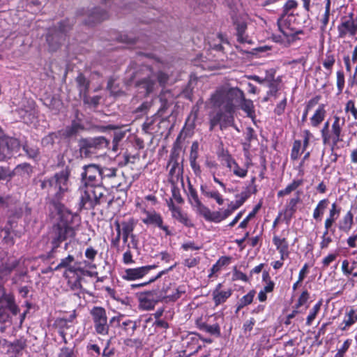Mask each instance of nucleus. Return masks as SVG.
I'll return each instance as SVG.
<instances>
[{"label": "nucleus", "mask_w": 357, "mask_h": 357, "mask_svg": "<svg viewBox=\"0 0 357 357\" xmlns=\"http://www.w3.org/2000/svg\"><path fill=\"white\" fill-rule=\"evenodd\" d=\"M193 206L197 208V212L203 215L206 220L210 221L217 220V218L214 217L213 213H211L210 209L205 206L201 202Z\"/></svg>", "instance_id": "7c9ffc66"}, {"label": "nucleus", "mask_w": 357, "mask_h": 357, "mask_svg": "<svg viewBox=\"0 0 357 357\" xmlns=\"http://www.w3.org/2000/svg\"><path fill=\"white\" fill-rule=\"evenodd\" d=\"M3 302L6 303V308L15 303L14 296L10 294H6L3 288L0 287V304Z\"/></svg>", "instance_id": "c9c22d12"}, {"label": "nucleus", "mask_w": 357, "mask_h": 357, "mask_svg": "<svg viewBox=\"0 0 357 357\" xmlns=\"http://www.w3.org/2000/svg\"><path fill=\"white\" fill-rule=\"evenodd\" d=\"M169 207L170 211L172 213V216L180 222L183 223L185 226L190 227L192 226L190 220L188 219V216L185 214H183L178 207H176L173 202H171L169 204Z\"/></svg>", "instance_id": "b1692460"}, {"label": "nucleus", "mask_w": 357, "mask_h": 357, "mask_svg": "<svg viewBox=\"0 0 357 357\" xmlns=\"http://www.w3.org/2000/svg\"><path fill=\"white\" fill-rule=\"evenodd\" d=\"M248 193L247 192H243L240 195H237L236 197L238 199L235 203H231L229 205L235 211L248 198Z\"/></svg>", "instance_id": "37998d69"}, {"label": "nucleus", "mask_w": 357, "mask_h": 357, "mask_svg": "<svg viewBox=\"0 0 357 357\" xmlns=\"http://www.w3.org/2000/svg\"><path fill=\"white\" fill-rule=\"evenodd\" d=\"M155 82L150 77L142 79L137 83L139 89H143L146 95L152 93L155 89Z\"/></svg>", "instance_id": "a878e982"}, {"label": "nucleus", "mask_w": 357, "mask_h": 357, "mask_svg": "<svg viewBox=\"0 0 357 357\" xmlns=\"http://www.w3.org/2000/svg\"><path fill=\"white\" fill-rule=\"evenodd\" d=\"M356 321L357 314H356L355 310H350L349 312L347 314L345 319H344L343 323L344 324V326L342 328V330H346L347 327L353 325Z\"/></svg>", "instance_id": "4c0bfd02"}, {"label": "nucleus", "mask_w": 357, "mask_h": 357, "mask_svg": "<svg viewBox=\"0 0 357 357\" xmlns=\"http://www.w3.org/2000/svg\"><path fill=\"white\" fill-rule=\"evenodd\" d=\"M220 124L221 128V119L220 110L210 119V130H212L215 126Z\"/></svg>", "instance_id": "5fc2aeb1"}, {"label": "nucleus", "mask_w": 357, "mask_h": 357, "mask_svg": "<svg viewBox=\"0 0 357 357\" xmlns=\"http://www.w3.org/2000/svg\"><path fill=\"white\" fill-rule=\"evenodd\" d=\"M345 112H351L355 120L357 119V109L355 107L354 102L350 100L347 102L345 107Z\"/></svg>", "instance_id": "4d7b16f0"}, {"label": "nucleus", "mask_w": 357, "mask_h": 357, "mask_svg": "<svg viewBox=\"0 0 357 357\" xmlns=\"http://www.w3.org/2000/svg\"><path fill=\"white\" fill-rule=\"evenodd\" d=\"M297 3L294 0H289L284 4L283 7V11L280 16L282 17H293L292 13H289V11L292 9L296 8Z\"/></svg>", "instance_id": "a19ab883"}, {"label": "nucleus", "mask_w": 357, "mask_h": 357, "mask_svg": "<svg viewBox=\"0 0 357 357\" xmlns=\"http://www.w3.org/2000/svg\"><path fill=\"white\" fill-rule=\"evenodd\" d=\"M122 327L126 331L133 333L137 328V324L135 321L128 319L122 322Z\"/></svg>", "instance_id": "6e6d98bb"}, {"label": "nucleus", "mask_w": 357, "mask_h": 357, "mask_svg": "<svg viewBox=\"0 0 357 357\" xmlns=\"http://www.w3.org/2000/svg\"><path fill=\"white\" fill-rule=\"evenodd\" d=\"M80 190V206L86 209L93 208L96 205L106 202L107 190L101 183L82 186Z\"/></svg>", "instance_id": "7ed1b4c3"}, {"label": "nucleus", "mask_w": 357, "mask_h": 357, "mask_svg": "<svg viewBox=\"0 0 357 357\" xmlns=\"http://www.w3.org/2000/svg\"><path fill=\"white\" fill-rule=\"evenodd\" d=\"M145 217L142 218V222L146 225H153L162 229L167 235H170L168 227L163 225V220L161 215L155 211H144Z\"/></svg>", "instance_id": "4468645a"}, {"label": "nucleus", "mask_w": 357, "mask_h": 357, "mask_svg": "<svg viewBox=\"0 0 357 357\" xmlns=\"http://www.w3.org/2000/svg\"><path fill=\"white\" fill-rule=\"evenodd\" d=\"M273 241L280 252H284V251L288 250V243L285 238L274 236Z\"/></svg>", "instance_id": "79ce46f5"}, {"label": "nucleus", "mask_w": 357, "mask_h": 357, "mask_svg": "<svg viewBox=\"0 0 357 357\" xmlns=\"http://www.w3.org/2000/svg\"><path fill=\"white\" fill-rule=\"evenodd\" d=\"M174 290L176 291L175 294H170L171 283H169L167 285H164L160 291L157 290L158 296L160 297V301H175L185 291L182 287H175Z\"/></svg>", "instance_id": "2eb2a0df"}, {"label": "nucleus", "mask_w": 357, "mask_h": 357, "mask_svg": "<svg viewBox=\"0 0 357 357\" xmlns=\"http://www.w3.org/2000/svg\"><path fill=\"white\" fill-rule=\"evenodd\" d=\"M255 294V292L254 291H250L248 294L243 296L239 301L237 310H239L243 307L250 304L253 301Z\"/></svg>", "instance_id": "ea45409f"}, {"label": "nucleus", "mask_w": 357, "mask_h": 357, "mask_svg": "<svg viewBox=\"0 0 357 357\" xmlns=\"http://www.w3.org/2000/svg\"><path fill=\"white\" fill-rule=\"evenodd\" d=\"M302 192L297 191L296 197L291 198L286 206V214L291 217L293 214L296 211V205L301 202V195Z\"/></svg>", "instance_id": "c756f323"}, {"label": "nucleus", "mask_w": 357, "mask_h": 357, "mask_svg": "<svg viewBox=\"0 0 357 357\" xmlns=\"http://www.w3.org/2000/svg\"><path fill=\"white\" fill-rule=\"evenodd\" d=\"M220 109V119H221V130L226 128L228 126H233L237 131H239L237 127L234 124V112L225 111L222 107Z\"/></svg>", "instance_id": "4be33fe9"}, {"label": "nucleus", "mask_w": 357, "mask_h": 357, "mask_svg": "<svg viewBox=\"0 0 357 357\" xmlns=\"http://www.w3.org/2000/svg\"><path fill=\"white\" fill-rule=\"evenodd\" d=\"M241 108L248 114V116H252L254 114V105L251 100L245 99L243 94V100L238 104Z\"/></svg>", "instance_id": "f704fd0d"}, {"label": "nucleus", "mask_w": 357, "mask_h": 357, "mask_svg": "<svg viewBox=\"0 0 357 357\" xmlns=\"http://www.w3.org/2000/svg\"><path fill=\"white\" fill-rule=\"evenodd\" d=\"M335 57L332 54H326V59L323 61V66L328 70H331L335 63Z\"/></svg>", "instance_id": "bf43d9fd"}, {"label": "nucleus", "mask_w": 357, "mask_h": 357, "mask_svg": "<svg viewBox=\"0 0 357 357\" xmlns=\"http://www.w3.org/2000/svg\"><path fill=\"white\" fill-rule=\"evenodd\" d=\"M289 17H282L278 20V26L280 32L287 39L289 43L294 42L297 40V35L302 33L301 30H296L289 23L288 18Z\"/></svg>", "instance_id": "f8f14e48"}, {"label": "nucleus", "mask_w": 357, "mask_h": 357, "mask_svg": "<svg viewBox=\"0 0 357 357\" xmlns=\"http://www.w3.org/2000/svg\"><path fill=\"white\" fill-rule=\"evenodd\" d=\"M338 38H345L346 37H353L357 32V22L354 20L352 15L344 17L341 19V22L337 26Z\"/></svg>", "instance_id": "9d476101"}, {"label": "nucleus", "mask_w": 357, "mask_h": 357, "mask_svg": "<svg viewBox=\"0 0 357 357\" xmlns=\"http://www.w3.org/2000/svg\"><path fill=\"white\" fill-rule=\"evenodd\" d=\"M275 71L271 70L270 73L266 75L267 85L270 90L268 92V95L275 96L279 90L280 80L278 79H275Z\"/></svg>", "instance_id": "393cba45"}, {"label": "nucleus", "mask_w": 357, "mask_h": 357, "mask_svg": "<svg viewBox=\"0 0 357 357\" xmlns=\"http://www.w3.org/2000/svg\"><path fill=\"white\" fill-rule=\"evenodd\" d=\"M255 324V319L254 318H250L245 321L243 324V331L246 334L247 333H250L252 328L253 326Z\"/></svg>", "instance_id": "69168bd1"}, {"label": "nucleus", "mask_w": 357, "mask_h": 357, "mask_svg": "<svg viewBox=\"0 0 357 357\" xmlns=\"http://www.w3.org/2000/svg\"><path fill=\"white\" fill-rule=\"evenodd\" d=\"M337 86L340 92L344 86V75L342 71L337 72Z\"/></svg>", "instance_id": "e2e57ef3"}, {"label": "nucleus", "mask_w": 357, "mask_h": 357, "mask_svg": "<svg viewBox=\"0 0 357 357\" xmlns=\"http://www.w3.org/2000/svg\"><path fill=\"white\" fill-rule=\"evenodd\" d=\"M353 223V214L351 211H348L340 222L339 228L340 230L348 232L351 229Z\"/></svg>", "instance_id": "72a5a7b5"}, {"label": "nucleus", "mask_w": 357, "mask_h": 357, "mask_svg": "<svg viewBox=\"0 0 357 357\" xmlns=\"http://www.w3.org/2000/svg\"><path fill=\"white\" fill-rule=\"evenodd\" d=\"M326 110L324 105H320L315 111L314 115L311 117V124L314 127H317L324 119Z\"/></svg>", "instance_id": "cd10ccee"}, {"label": "nucleus", "mask_w": 357, "mask_h": 357, "mask_svg": "<svg viewBox=\"0 0 357 357\" xmlns=\"http://www.w3.org/2000/svg\"><path fill=\"white\" fill-rule=\"evenodd\" d=\"M301 147V143L300 141L296 140L294 142L291 157L293 160H296L299 156V151Z\"/></svg>", "instance_id": "13d9d810"}, {"label": "nucleus", "mask_w": 357, "mask_h": 357, "mask_svg": "<svg viewBox=\"0 0 357 357\" xmlns=\"http://www.w3.org/2000/svg\"><path fill=\"white\" fill-rule=\"evenodd\" d=\"M309 298V294L307 291H304L298 299L297 303L296 304V308L298 309L300 307L305 304Z\"/></svg>", "instance_id": "680f3d73"}, {"label": "nucleus", "mask_w": 357, "mask_h": 357, "mask_svg": "<svg viewBox=\"0 0 357 357\" xmlns=\"http://www.w3.org/2000/svg\"><path fill=\"white\" fill-rule=\"evenodd\" d=\"M18 147L19 142L17 139L4 137L0 138V161L12 157Z\"/></svg>", "instance_id": "9b49d317"}, {"label": "nucleus", "mask_w": 357, "mask_h": 357, "mask_svg": "<svg viewBox=\"0 0 357 357\" xmlns=\"http://www.w3.org/2000/svg\"><path fill=\"white\" fill-rule=\"evenodd\" d=\"M23 149L31 158H36L39 153L38 148L35 145L26 144L24 145Z\"/></svg>", "instance_id": "c03bdc74"}, {"label": "nucleus", "mask_w": 357, "mask_h": 357, "mask_svg": "<svg viewBox=\"0 0 357 357\" xmlns=\"http://www.w3.org/2000/svg\"><path fill=\"white\" fill-rule=\"evenodd\" d=\"M70 218L72 215H66V221ZM75 236V229L67 222L61 220V221L52 227L51 232V243L52 244V251L57 248L61 242L68 238H73Z\"/></svg>", "instance_id": "39448f33"}, {"label": "nucleus", "mask_w": 357, "mask_h": 357, "mask_svg": "<svg viewBox=\"0 0 357 357\" xmlns=\"http://www.w3.org/2000/svg\"><path fill=\"white\" fill-rule=\"evenodd\" d=\"M69 26L61 23L58 29H50L47 35V42L51 51H56L65 40L66 33L70 30Z\"/></svg>", "instance_id": "0eeeda50"}, {"label": "nucleus", "mask_w": 357, "mask_h": 357, "mask_svg": "<svg viewBox=\"0 0 357 357\" xmlns=\"http://www.w3.org/2000/svg\"><path fill=\"white\" fill-rule=\"evenodd\" d=\"M234 210L229 205L228 208L223 211L222 212H215L213 213L214 217L217 218L216 220H213L214 222H220L222 220H225L227 217H229Z\"/></svg>", "instance_id": "49530a36"}, {"label": "nucleus", "mask_w": 357, "mask_h": 357, "mask_svg": "<svg viewBox=\"0 0 357 357\" xmlns=\"http://www.w3.org/2000/svg\"><path fill=\"white\" fill-rule=\"evenodd\" d=\"M81 157L90 158L98 151L109 149V141L105 137L82 138L78 142Z\"/></svg>", "instance_id": "20e7f679"}, {"label": "nucleus", "mask_w": 357, "mask_h": 357, "mask_svg": "<svg viewBox=\"0 0 357 357\" xmlns=\"http://www.w3.org/2000/svg\"><path fill=\"white\" fill-rule=\"evenodd\" d=\"M79 128V126L77 123L73 124L71 126L67 127L63 132L66 137H70L75 135Z\"/></svg>", "instance_id": "09e8293b"}, {"label": "nucleus", "mask_w": 357, "mask_h": 357, "mask_svg": "<svg viewBox=\"0 0 357 357\" xmlns=\"http://www.w3.org/2000/svg\"><path fill=\"white\" fill-rule=\"evenodd\" d=\"M159 98L161 106L159 108L158 113L160 116H162L170 105L173 104V97L170 91H166L160 93Z\"/></svg>", "instance_id": "6ab92c4d"}, {"label": "nucleus", "mask_w": 357, "mask_h": 357, "mask_svg": "<svg viewBox=\"0 0 357 357\" xmlns=\"http://www.w3.org/2000/svg\"><path fill=\"white\" fill-rule=\"evenodd\" d=\"M69 175L70 171L66 168L53 177L42 181L40 188L47 193L49 199L59 201L68 189Z\"/></svg>", "instance_id": "f03ea898"}, {"label": "nucleus", "mask_w": 357, "mask_h": 357, "mask_svg": "<svg viewBox=\"0 0 357 357\" xmlns=\"http://www.w3.org/2000/svg\"><path fill=\"white\" fill-rule=\"evenodd\" d=\"M125 137V132L119 131L116 132L114 135L112 139V151L116 153L119 149V144Z\"/></svg>", "instance_id": "a18cd8bd"}, {"label": "nucleus", "mask_w": 357, "mask_h": 357, "mask_svg": "<svg viewBox=\"0 0 357 357\" xmlns=\"http://www.w3.org/2000/svg\"><path fill=\"white\" fill-rule=\"evenodd\" d=\"M136 221L133 219H129L128 221H124L121 223L122 227V236L123 243H127L129 236L132 238L135 236L132 234Z\"/></svg>", "instance_id": "412c9836"}, {"label": "nucleus", "mask_w": 357, "mask_h": 357, "mask_svg": "<svg viewBox=\"0 0 357 357\" xmlns=\"http://www.w3.org/2000/svg\"><path fill=\"white\" fill-rule=\"evenodd\" d=\"M19 114L25 123L31 121L34 117L33 108L31 106L29 107V110L20 109Z\"/></svg>", "instance_id": "de8ad7c7"}, {"label": "nucleus", "mask_w": 357, "mask_h": 357, "mask_svg": "<svg viewBox=\"0 0 357 357\" xmlns=\"http://www.w3.org/2000/svg\"><path fill=\"white\" fill-rule=\"evenodd\" d=\"M322 305V300L318 301V303L312 307L309 315L307 317L306 324L310 326L312 322L315 319L317 313L319 312L321 306Z\"/></svg>", "instance_id": "58836bf2"}, {"label": "nucleus", "mask_w": 357, "mask_h": 357, "mask_svg": "<svg viewBox=\"0 0 357 357\" xmlns=\"http://www.w3.org/2000/svg\"><path fill=\"white\" fill-rule=\"evenodd\" d=\"M117 169L100 166V182L116 177Z\"/></svg>", "instance_id": "2f4dec72"}, {"label": "nucleus", "mask_w": 357, "mask_h": 357, "mask_svg": "<svg viewBox=\"0 0 357 357\" xmlns=\"http://www.w3.org/2000/svg\"><path fill=\"white\" fill-rule=\"evenodd\" d=\"M82 173L83 186L93 185L101 183L100 166L94 164L84 165Z\"/></svg>", "instance_id": "1a4fd4ad"}, {"label": "nucleus", "mask_w": 357, "mask_h": 357, "mask_svg": "<svg viewBox=\"0 0 357 357\" xmlns=\"http://www.w3.org/2000/svg\"><path fill=\"white\" fill-rule=\"evenodd\" d=\"M222 284L219 283L213 290L212 296L215 305H219L225 303L231 295V290H221Z\"/></svg>", "instance_id": "a211bd4d"}, {"label": "nucleus", "mask_w": 357, "mask_h": 357, "mask_svg": "<svg viewBox=\"0 0 357 357\" xmlns=\"http://www.w3.org/2000/svg\"><path fill=\"white\" fill-rule=\"evenodd\" d=\"M231 171L236 176H239L241 178L245 177L247 175L248 172V170L246 169L241 168L237 163L234 166Z\"/></svg>", "instance_id": "0e129e2a"}, {"label": "nucleus", "mask_w": 357, "mask_h": 357, "mask_svg": "<svg viewBox=\"0 0 357 357\" xmlns=\"http://www.w3.org/2000/svg\"><path fill=\"white\" fill-rule=\"evenodd\" d=\"M19 264L17 259H13L6 263L3 267V271L7 274L10 273Z\"/></svg>", "instance_id": "864d4df0"}, {"label": "nucleus", "mask_w": 357, "mask_h": 357, "mask_svg": "<svg viewBox=\"0 0 357 357\" xmlns=\"http://www.w3.org/2000/svg\"><path fill=\"white\" fill-rule=\"evenodd\" d=\"M75 262V257L69 255L68 257L62 259L58 265L54 268V270H60L65 268L66 271L72 273H75L77 268L73 264Z\"/></svg>", "instance_id": "aec40b11"}, {"label": "nucleus", "mask_w": 357, "mask_h": 357, "mask_svg": "<svg viewBox=\"0 0 357 357\" xmlns=\"http://www.w3.org/2000/svg\"><path fill=\"white\" fill-rule=\"evenodd\" d=\"M189 199L192 206H195L200 202L196 190L192 187L191 185H189Z\"/></svg>", "instance_id": "8fccbe9b"}, {"label": "nucleus", "mask_w": 357, "mask_h": 357, "mask_svg": "<svg viewBox=\"0 0 357 357\" xmlns=\"http://www.w3.org/2000/svg\"><path fill=\"white\" fill-rule=\"evenodd\" d=\"M207 197L214 199L220 205H222L224 203V199L218 191H211L208 194Z\"/></svg>", "instance_id": "774afa93"}, {"label": "nucleus", "mask_w": 357, "mask_h": 357, "mask_svg": "<svg viewBox=\"0 0 357 357\" xmlns=\"http://www.w3.org/2000/svg\"><path fill=\"white\" fill-rule=\"evenodd\" d=\"M344 123L345 119L344 117L341 119L340 116L336 115L334 116V122L333 123L331 128V132L334 144H336L342 140L341 139V132L342 127L344 126Z\"/></svg>", "instance_id": "f3484780"}, {"label": "nucleus", "mask_w": 357, "mask_h": 357, "mask_svg": "<svg viewBox=\"0 0 357 357\" xmlns=\"http://www.w3.org/2000/svg\"><path fill=\"white\" fill-rule=\"evenodd\" d=\"M199 328L211 335L216 337L220 336V328L218 324L213 325H208L206 323L197 324Z\"/></svg>", "instance_id": "c85d7f7f"}, {"label": "nucleus", "mask_w": 357, "mask_h": 357, "mask_svg": "<svg viewBox=\"0 0 357 357\" xmlns=\"http://www.w3.org/2000/svg\"><path fill=\"white\" fill-rule=\"evenodd\" d=\"M58 357H76V355L73 349L65 347L61 349Z\"/></svg>", "instance_id": "603ef678"}, {"label": "nucleus", "mask_w": 357, "mask_h": 357, "mask_svg": "<svg viewBox=\"0 0 357 357\" xmlns=\"http://www.w3.org/2000/svg\"><path fill=\"white\" fill-rule=\"evenodd\" d=\"M303 183V181L302 179L294 180L284 189L280 190L278 192V196L282 197L289 195L292 191L296 190L299 186H301Z\"/></svg>", "instance_id": "473e14b6"}, {"label": "nucleus", "mask_w": 357, "mask_h": 357, "mask_svg": "<svg viewBox=\"0 0 357 357\" xmlns=\"http://www.w3.org/2000/svg\"><path fill=\"white\" fill-rule=\"evenodd\" d=\"M168 270L167 271H162L161 272H160L155 278H153L151 279H150L148 282H143V283H139V284H131V288L132 289H136V288H139V287H142L144 286H146L151 282H153L154 281H155L157 279L160 278L162 274H164L165 273H166Z\"/></svg>", "instance_id": "3c124183"}, {"label": "nucleus", "mask_w": 357, "mask_h": 357, "mask_svg": "<svg viewBox=\"0 0 357 357\" xmlns=\"http://www.w3.org/2000/svg\"><path fill=\"white\" fill-rule=\"evenodd\" d=\"M108 17L107 13L100 8H96L89 17L88 23L89 24H95L102 22L105 20Z\"/></svg>", "instance_id": "bb28decb"}, {"label": "nucleus", "mask_w": 357, "mask_h": 357, "mask_svg": "<svg viewBox=\"0 0 357 357\" xmlns=\"http://www.w3.org/2000/svg\"><path fill=\"white\" fill-rule=\"evenodd\" d=\"M350 340H347L342 347L338 350L337 354L335 355L334 357H343L345 352L348 350L349 346H350Z\"/></svg>", "instance_id": "338daca9"}, {"label": "nucleus", "mask_w": 357, "mask_h": 357, "mask_svg": "<svg viewBox=\"0 0 357 357\" xmlns=\"http://www.w3.org/2000/svg\"><path fill=\"white\" fill-rule=\"evenodd\" d=\"M139 307L144 310H151L160 301L157 290L142 293L138 296Z\"/></svg>", "instance_id": "ddd939ff"}, {"label": "nucleus", "mask_w": 357, "mask_h": 357, "mask_svg": "<svg viewBox=\"0 0 357 357\" xmlns=\"http://www.w3.org/2000/svg\"><path fill=\"white\" fill-rule=\"evenodd\" d=\"M243 93L237 87L222 85L211 96V102L215 107H222L225 111L234 112L236 105L243 100Z\"/></svg>", "instance_id": "f257e3e1"}, {"label": "nucleus", "mask_w": 357, "mask_h": 357, "mask_svg": "<svg viewBox=\"0 0 357 357\" xmlns=\"http://www.w3.org/2000/svg\"><path fill=\"white\" fill-rule=\"evenodd\" d=\"M11 323V317L2 307H0V324Z\"/></svg>", "instance_id": "052dcab7"}, {"label": "nucleus", "mask_w": 357, "mask_h": 357, "mask_svg": "<svg viewBox=\"0 0 357 357\" xmlns=\"http://www.w3.org/2000/svg\"><path fill=\"white\" fill-rule=\"evenodd\" d=\"M32 172L31 167L28 163H22L18 165L14 169L13 172L11 174L12 176L13 174H20L22 176L29 175V174Z\"/></svg>", "instance_id": "e433bc0d"}, {"label": "nucleus", "mask_w": 357, "mask_h": 357, "mask_svg": "<svg viewBox=\"0 0 357 357\" xmlns=\"http://www.w3.org/2000/svg\"><path fill=\"white\" fill-rule=\"evenodd\" d=\"M76 82L77 83L79 93L83 96L84 102L85 103H89L87 96V92L89 88V82L82 74L77 76L76 78Z\"/></svg>", "instance_id": "5701e85b"}, {"label": "nucleus", "mask_w": 357, "mask_h": 357, "mask_svg": "<svg viewBox=\"0 0 357 357\" xmlns=\"http://www.w3.org/2000/svg\"><path fill=\"white\" fill-rule=\"evenodd\" d=\"M231 18L236 31L238 41L241 43H249L250 41L246 34L248 16L243 13H239L232 15Z\"/></svg>", "instance_id": "6e6552de"}, {"label": "nucleus", "mask_w": 357, "mask_h": 357, "mask_svg": "<svg viewBox=\"0 0 357 357\" xmlns=\"http://www.w3.org/2000/svg\"><path fill=\"white\" fill-rule=\"evenodd\" d=\"M94 328L98 334L105 335L108 334L109 324L107 322L106 310L102 307L95 306L91 311Z\"/></svg>", "instance_id": "423d86ee"}, {"label": "nucleus", "mask_w": 357, "mask_h": 357, "mask_svg": "<svg viewBox=\"0 0 357 357\" xmlns=\"http://www.w3.org/2000/svg\"><path fill=\"white\" fill-rule=\"evenodd\" d=\"M156 266H144L135 268H128L124 271L123 278L126 280H135L142 278L147 275L149 271L155 268Z\"/></svg>", "instance_id": "dca6fc26"}]
</instances>
